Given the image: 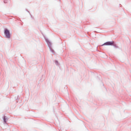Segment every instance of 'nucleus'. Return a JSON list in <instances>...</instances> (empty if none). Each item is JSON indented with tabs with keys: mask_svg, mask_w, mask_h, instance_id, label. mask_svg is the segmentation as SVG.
<instances>
[{
	"mask_svg": "<svg viewBox=\"0 0 131 131\" xmlns=\"http://www.w3.org/2000/svg\"><path fill=\"white\" fill-rule=\"evenodd\" d=\"M114 45V41H108L104 43L102 46H113Z\"/></svg>",
	"mask_w": 131,
	"mask_h": 131,
	"instance_id": "f257e3e1",
	"label": "nucleus"
},
{
	"mask_svg": "<svg viewBox=\"0 0 131 131\" xmlns=\"http://www.w3.org/2000/svg\"><path fill=\"white\" fill-rule=\"evenodd\" d=\"M5 34L7 38H10V31L8 30L5 31Z\"/></svg>",
	"mask_w": 131,
	"mask_h": 131,
	"instance_id": "f03ea898",
	"label": "nucleus"
},
{
	"mask_svg": "<svg viewBox=\"0 0 131 131\" xmlns=\"http://www.w3.org/2000/svg\"><path fill=\"white\" fill-rule=\"evenodd\" d=\"M4 122H6V118H4Z\"/></svg>",
	"mask_w": 131,
	"mask_h": 131,
	"instance_id": "7ed1b4c3",
	"label": "nucleus"
}]
</instances>
